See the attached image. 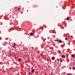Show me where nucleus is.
Masks as SVG:
<instances>
[{"mask_svg":"<svg viewBox=\"0 0 75 75\" xmlns=\"http://www.w3.org/2000/svg\"><path fill=\"white\" fill-rule=\"evenodd\" d=\"M62 59L61 58L60 59V60H61Z\"/></svg>","mask_w":75,"mask_h":75,"instance_id":"24","label":"nucleus"},{"mask_svg":"<svg viewBox=\"0 0 75 75\" xmlns=\"http://www.w3.org/2000/svg\"><path fill=\"white\" fill-rule=\"evenodd\" d=\"M47 62H48V61H50V60L49 59H47Z\"/></svg>","mask_w":75,"mask_h":75,"instance_id":"11","label":"nucleus"},{"mask_svg":"<svg viewBox=\"0 0 75 75\" xmlns=\"http://www.w3.org/2000/svg\"><path fill=\"white\" fill-rule=\"evenodd\" d=\"M29 74H32V73H31V72H30L29 73Z\"/></svg>","mask_w":75,"mask_h":75,"instance_id":"15","label":"nucleus"},{"mask_svg":"<svg viewBox=\"0 0 75 75\" xmlns=\"http://www.w3.org/2000/svg\"><path fill=\"white\" fill-rule=\"evenodd\" d=\"M55 62H57V60H55Z\"/></svg>","mask_w":75,"mask_h":75,"instance_id":"20","label":"nucleus"},{"mask_svg":"<svg viewBox=\"0 0 75 75\" xmlns=\"http://www.w3.org/2000/svg\"><path fill=\"white\" fill-rule=\"evenodd\" d=\"M33 34H34V33H30V35H33Z\"/></svg>","mask_w":75,"mask_h":75,"instance_id":"9","label":"nucleus"},{"mask_svg":"<svg viewBox=\"0 0 75 75\" xmlns=\"http://www.w3.org/2000/svg\"><path fill=\"white\" fill-rule=\"evenodd\" d=\"M55 58V57H52V60H54Z\"/></svg>","mask_w":75,"mask_h":75,"instance_id":"3","label":"nucleus"},{"mask_svg":"<svg viewBox=\"0 0 75 75\" xmlns=\"http://www.w3.org/2000/svg\"><path fill=\"white\" fill-rule=\"evenodd\" d=\"M62 58L63 57V58H65V55H63L62 56Z\"/></svg>","mask_w":75,"mask_h":75,"instance_id":"4","label":"nucleus"},{"mask_svg":"<svg viewBox=\"0 0 75 75\" xmlns=\"http://www.w3.org/2000/svg\"><path fill=\"white\" fill-rule=\"evenodd\" d=\"M57 59V61H59V60L58 59Z\"/></svg>","mask_w":75,"mask_h":75,"instance_id":"16","label":"nucleus"},{"mask_svg":"<svg viewBox=\"0 0 75 75\" xmlns=\"http://www.w3.org/2000/svg\"><path fill=\"white\" fill-rule=\"evenodd\" d=\"M67 20H68V21L69 20V18L67 17Z\"/></svg>","mask_w":75,"mask_h":75,"instance_id":"10","label":"nucleus"},{"mask_svg":"<svg viewBox=\"0 0 75 75\" xmlns=\"http://www.w3.org/2000/svg\"><path fill=\"white\" fill-rule=\"evenodd\" d=\"M67 36H66V37L65 38V40L66 41H67V40H68V38H67Z\"/></svg>","mask_w":75,"mask_h":75,"instance_id":"6","label":"nucleus"},{"mask_svg":"<svg viewBox=\"0 0 75 75\" xmlns=\"http://www.w3.org/2000/svg\"><path fill=\"white\" fill-rule=\"evenodd\" d=\"M16 44L15 43L12 46V47L13 48H16Z\"/></svg>","mask_w":75,"mask_h":75,"instance_id":"1","label":"nucleus"},{"mask_svg":"<svg viewBox=\"0 0 75 75\" xmlns=\"http://www.w3.org/2000/svg\"><path fill=\"white\" fill-rule=\"evenodd\" d=\"M67 75H69V74H68V73H67Z\"/></svg>","mask_w":75,"mask_h":75,"instance_id":"22","label":"nucleus"},{"mask_svg":"<svg viewBox=\"0 0 75 75\" xmlns=\"http://www.w3.org/2000/svg\"><path fill=\"white\" fill-rule=\"evenodd\" d=\"M33 67L32 68V69H33Z\"/></svg>","mask_w":75,"mask_h":75,"instance_id":"25","label":"nucleus"},{"mask_svg":"<svg viewBox=\"0 0 75 75\" xmlns=\"http://www.w3.org/2000/svg\"><path fill=\"white\" fill-rule=\"evenodd\" d=\"M23 26H24V25H23Z\"/></svg>","mask_w":75,"mask_h":75,"instance_id":"28","label":"nucleus"},{"mask_svg":"<svg viewBox=\"0 0 75 75\" xmlns=\"http://www.w3.org/2000/svg\"><path fill=\"white\" fill-rule=\"evenodd\" d=\"M21 59L20 58L19 59L18 61L19 62H21Z\"/></svg>","mask_w":75,"mask_h":75,"instance_id":"8","label":"nucleus"},{"mask_svg":"<svg viewBox=\"0 0 75 75\" xmlns=\"http://www.w3.org/2000/svg\"><path fill=\"white\" fill-rule=\"evenodd\" d=\"M57 42H59V43H62V41L61 40H57Z\"/></svg>","mask_w":75,"mask_h":75,"instance_id":"2","label":"nucleus"},{"mask_svg":"<svg viewBox=\"0 0 75 75\" xmlns=\"http://www.w3.org/2000/svg\"><path fill=\"white\" fill-rule=\"evenodd\" d=\"M72 57H75V55L74 54H72L71 55Z\"/></svg>","mask_w":75,"mask_h":75,"instance_id":"7","label":"nucleus"},{"mask_svg":"<svg viewBox=\"0 0 75 75\" xmlns=\"http://www.w3.org/2000/svg\"><path fill=\"white\" fill-rule=\"evenodd\" d=\"M6 54V53H3V55H4V54Z\"/></svg>","mask_w":75,"mask_h":75,"instance_id":"14","label":"nucleus"},{"mask_svg":"<svg viewBox=\"0 0 75 75\" xmlns=\"http://www.w3.org/2000/svg\"><path fill=\"white\" fill-rule=\"evenodd\" d=\"M5 58V59H6V57H4V59Z\"/></svg>","mask_w":75,"mask_h":75,"instance_id":"18","label":"nucleus"},{"mask_svg":"<svg viewBox=\"0 0 75 75\" xmlns=\"http://www.w3.org/2000/svg\"><path fill=\"white\" fill-rule=\"evenodd\" d=\"M48 39H50V38H49V37H48Z\"/></svg>","mask_w":75,"mask_h":75,"instance_id":"19","label":"nucleus"},{"mask_svg":"<svg viewBox=\"0 0 75 75\" xmlns=\"http://www.w3.org/2000/svg\"><path fill=\"white\" fill-rule=\"evenodd\" d=\"M57 7H58V6H57Z\"/></svg>","mask_w":75,"mask_h":75,"instance_id":"27","label":"nucleus"},{"mask_svg":"<svg viewBox=\"0 0 75 75\" xmlns=\"http://www.w3.org/2000/svg\"><path fill=\"white\" fill-rule=\"evenodd\" d=\"M35 71V69H33L32 70V71H31L32 73H33L34 72V71Z\"/></svg>","mask_w":75,"mask_h":75,"instance_id":"5","label":"nucleus"},{"mask_svg":"<svg viewBox=\"0 0 75 75\" xmlns=\"http://www.w3.org/2000/svg\"><path fill=\"white\" fill-rule=\"evenodd\" d=\"M8 64H9V62L8 63Z\"/></svg>","mask_w":75,"mask_h":75,"instance_id":"26","label":"nucleus"},{"mask_svg":"<svg viewBox=\"0 0 75 75\" xmlns=\"http://www.w3.org/2000/svg\"><path fill=\"white\" fill-rule=\"evenodd\" d=\"M17 75H20V74H19L18 73V74H17Z\"/></svg>","mask_w":75,"mask_h":75,"instance_id":"21","label":"nucleus"},{"mask_svg":"<svg viewBox=\"0 0 75 75\" xmlns=\"http://www.w3.org/2000/svg\"><path fill=\"white\" fill-rule=\"evenodd\" d=\"M73 69H75V67H74L72 68Z\"/></svg>","mask_w":75,"mask_h":75,"instance_id":"12","label":"nucleus"},{"mask_svg":"<svg viewBox=\"0 0 75 75\" xmlns=\"http://www.w3.org/2000/svg\"><path fill=\"white\" fill-rule=\"evenodd\" d=\"M25 64H27V62H25Z\"/></svg>","mask_w":75,"mask_h":75,"instance_id":"23","label":"nucleus"},{"mask_svg":"<svg viewBox=\"0 0 75 75\" xmlns=\"http://www.w3.org/2000/svg\"><path fill=\"white\" fill-rule=\"evenodd\" d=\"M18 10L20 11V10H21V9L20 8H18Z\"/></svg>","mask_w":75,"mask_h":75,"instance_id":"13","label":"nucleus"},{"mask_svg":"<svg viewBox=\"0 0 75 75\" xmlns=\"http://www.w3.org/2000/svg\"><path fill=\"white\" fill-rule=\"evenodd\" d=\"M60 62H62V61L61 60Z\"/></svg>","mask_w":75,"mask_h":75,"instance_id":"17","label":"nucleus"}]
</instances>
